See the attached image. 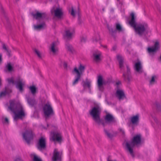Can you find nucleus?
I'll return each instance as SVG.
<instances>
[{"label":"nucleus","instance_id":"obj_1","mask_svg":"<svg viewBox=\"0 0 161 161\" xmlns=\"http://www.w3.org/2000/svg\"><path fill=\"white\" fill-rule=\"evenodd\" d=\"M9 109L14 114V119L16 120L18 119L21 118L25 115L24 111L22 106L20 104H17L15 108V101L14 100L10 101Z\"/></svg>","mask_w":161,"mask_h":161},{"label":"nucleus","instance_id":"obj_2","mask_svg":"<svg viewBox=\"0 0 161 161\" xmlns=\"http://www.w3.org/2000/svg\"><path fill=\"white\" fill-rule=\"evenodd\" d=\"M141 141V135L140 134L135 136L131 142L126 143V148L132 157L134 156L133 148L135 145L140 143Z\"/></svg>","mask_w":161,"mask_h":161},{"label":"nucleus","instance_id":"obj_3","mask_svg":"<svg viewBox=\"0 0 161 161\" xmlns=\"http://www.w3.org/2000/svg\"><path fill=\"white\" fill-rule=\"evenodd\" d=\"M90 113L98 125L102 124L103 126H104V123L100 119V113L98 107H94L90 111Z\"/></svg>","mask_w":161,"mask_h":161},{"label":"nucleus","instance_id":"obj_4","mask_svg":"<svg viewBox=\"0 0 161 161\" xmlns=\"http://www.w3.org/2000/svg\"><path fill=\"white\" fill-rule=\"evenodd\" d=\"M136 32L140 35H142L145 32L148 31V28L147 25L145 23L139 24L134 27Z\"/></svg>","mask_w":161,"mask_h":161},{"label":"nucleus","instance_id":"obj_5","mask_svg":"<svg viewBox=\"0 0 161 161\" xmlns=\"http://www.w3.org/2000/svg\"><path fill=\"white\" fill-rule=\"evenodd\" d=\"M43 110L46 119L53 113V109L51 105L49 104H47L44 106Z\"/></svg>","mask_w":161,"mask_h":161},{"label":"nucleus","instance_id":"obj_6","mask_svg":"<svg viewBox=\"0 0 161 161\" xmlns=\"http://www.w3.org/2000/svg\"><path fill=\"white\" fill-rule=\"evenodd\" d=\"M23 136L25 141L28 144H29L30 141L33 138V132L31 130L26 131L23 133Z\"/></svg>","mask_w":161,"mask_h":161},{"label":"nucleus","instance_id":"obj_7","mask_svg":"<svg viewBox=\"0 0 161 161\" xmlns=\"http://www.w3.org/2000/svg\"><path fill=\"white\" fill-rule=\"evenodd\" d=\"M46 147V139L44 137H41L39 139L37 148L40 150L44 149Z\"/></svg>","mask_w":161,"mask_h":161},{"label":"nucleus","instance_id":"obj_8","mask_svg":"<svg viewBox=\"0 0 161 161\" xmlns=\"http://www.w3.org/2000/svg\"><path fill=\"white\" fill-rule=\"evenodd\" d=\"M61 153L58 152L57 149H55L53 152L52 160L53 161H60L61 158Z\"/></svg>","mask_w":161,"mask_h":161},{"label":"nucleus","instance_id":"obj_9","mask_svg":"<svg viewBox=\"0 0 161 161\" xmlns=\"http://www.w3.org/2000/svg\"><path fill=\"white\" fill-rule=\"evenodd\" d=\"M131 19L129 21V24L133 28L135 27L136 25V16L134 12H131L130 14Z\"/></svg>","mask_w":161,"mask_h":161},{"label":"nucleus","instance_id":"obj_10","mask_svg":"<svg viewBox=\"0 0 161 161\" xmlns=\"http://www.w3.org/2000/svg\"><path fill=\"white\" fill-rule=\"evenodd\" d=\"M93 59L97 62L100 61L102 57L101 52L99 51H97L93 54Z\"/></svg>","mask_w":161,"mask_h":161},{"label":"nucleus","instance_id":"obj_11","mask_svg":"<svg viewBox=\"0 0 161 161\" xmlns=\"http://www.w3.org/2000/svg\"><path fill=\"white\" fill-rule=\"evenodd\" d=\"M32 15L34 18L37 20L42 19L46 17L45 13H40L37 11L36 14H32Z\"/></svg>","mask_w":161,"mask_h":161},{"label":"nucleus","instance_id":"obj_12","mask_svg":"<svg viewBox=\"0 0 161 161\" xmlns=\"http://www.w3.org/2000/svg\"><path fill=\"white\" fill-rule=\"evenodd\" d=\"M134 70L139 73H141L142 72V65L141 62L138 61L134 65Z\"/></svg>","mask_w":161,"mask_h":161},{"label":"nucleus","instance_id":"obj_13","mask_svg":"<svg viewBox=\"0 0 161 161\" xmlns=\"http://www.w3.org/2000/svg\"><path fill=\"white\" fill-rule=\"evenodd\" d=\"M25 82L22 79L19 78L16 81V87L19 90L21 91L23 90V86L25 84Z\"/></svg>","mask_w":161,"mask_h":161},{"label":"nucleus","instance_id":"obj_14","mask_svg":"<svg viewBox=\"0 0 161 161\" xmlns=\"http://www.w3.org/2000/svg\"><path fill=\"white\" fill-rule=\"evenodd\" d=\"M85 69V67L80 64L79 66L78 69L76 67H75L74 68V71L77 75L81 76L82 73L84 72Z\"/></svg>","mask_w":161,"mask_h":161},{"label":"nucleus","instance_id":"obj_15","mask_svg":"<svg viewBox=\"0 0 161 161\" xmlns=\"http://www.w3.org/2000/svg\"><path fill=\"white\" fill-rule=\"evenodd\" d=\"M116 95L119 100L123 99L125 97L124 91L119 89H117L116 92Z\"/></svg>","mask_w":161,"mask_h":161},{"label":"nucleus","instance_id":"obj_16","mask_svg":"<svg viewBox=\"0 0 161 161\" xmlns=\"http://www.w3.org/2000/svg\"><path fill=\"white\" fill-rule=\"evenodd\" d=\"M159 47V42H156L153 47H148L147 49L148 52L149 53L155 52Z\"/></svg>","mask_w":161,"mask_h":161},{"label":"nucleus","instance_id":"obj_17","mask_svg":"<svg viewBox=\"0 0 161 161\" xmlns=\"http://www.w3.org/2000/svg\"><path fill=\"white\" fill-rule=\"evenodd\" d=\"M97 86L99 90L102 91L103 90V77L102 76L99 75L97 78Z\"/></svg>","mask_w":161,"mask_h":161},{"label":"nucleus","instance_id":"obj_18","mask_svg":"<svg viewBox=\"0 0 161 161\" xmlns=\"http://www.w3.org/2000/svg\"><path fill=\"white\" fill-rule=\"evenodd\" d=\"M126 68L127 69V74L126 75L124 74H123V76L124 77V79L125 80L129 82L130 81L132 77L130 75V68L127 65H126Z\"/></svg>","mask_w":161,"mask_h":161},{"label":"nucleus","instance_id":"obj_19","mask_svg":"<svg viewBox=\"0 0 161 161\" xmlns=\"http://www.w3.org/2000/svg\"><path fill=\"white\" fill-rule=\"evenodd\" d=\"M74 33V30L73 28H70L65 31V36L68 38H71Z\"/></svg>","mask_w":161,"mask_h":161},{"label":"nucleus","instance_id":"obj_20","mask_svg":"<svg viewBox=\"0 0 161 161\" xmlns=\"http://www.w3.org/2000/svg\"><path fill=\"white\" fill-rule=\"evenodd\" d=\"M105 119L106 122L108 123H111L114 121V118L112 115L108 114H106L105 117Z\"/></svg>","mask_w":161,"mask_h":161},{"label":"nucleus","instance_id":"obj_21","mask_svg":"<svg viewBox=\"0 0 161 161\" xmlns=\"http://www.w3.org/2000/svg\"><path fill=\"white\" fill-rule=\"evenodd\" d=\"M139 120V115L136 114V115L133 116L131 118V121L132 123L134 125L137 124Z\"/></svg>","mask_w":161,"mask_h":161},{"label":"nucleus","instance_id":"obj_22","mask_svg":"<svg viewBox=\"0 0 161 161\" xmlns=\"http://www.w3.org/2000/svg\"><path fill=\"white\" fill-rule=\"evenodd\" d=\"M54 14L55 16L57 17H61L63 14L62 9L60 8H57L54 10Z\"/></svg>","mask_w":161,"mask_h":161},{"label":"nucleus","instance_id":"obj_23","mask_svg":"<svg viewBox=\"0 0 161 161\" xmlns=\"http://www.w3.org/2000/svg\"><path fill=\"white\" fill-rule=\"evenodd\" d=\"M83 86L84 88L87 87L89 90H90L91 88V81L87 79H86V81L83 82Z\"/></svg>","mask_w":161,"mask_h":161},{"label":"nucleus","instance_id":"obj_24","mask_svg":"<svg viewBox=\"0 0 161 161\" xmlns=\"http://www.w3.org/2000/svg\"><path fill=\"white\" fill-rule=\"evenodd\" d=\"M52 139L53 141H56L60 142L61 140V136L60 134L58 133H55L53 136Z\"/></svg>","mask_w":161,"mask_h":161},{"label":"nucleus","instance_id":"obj_25","mask_svg":"<svg viewBox=\"0 0 161 161\" xmlns=\"http://www.w3.org/2000/svg\"><path fill=\"white\" fill-rule=\"evenodd\" d=\"M50 50L54 54H55L56 53L58 50V49L57 47L56 43L55 42H53L50 48Z\"/></svg>","mask_w":161,"mask_h":161},{"label":"nucleus","instance_id":"obj_26","mask_svg":"<svg viewBox=\"0 0 161 161\" xmlns=\"http://www.w3.org/2000/svg\"><path fill=\"white\" fill-rule=\"evenodd\" d=\"M117 58L119 62L120 68L122 69L124 61V58L122 56L120 55H118L117 56Z\"/></svg>","mask_w":161,"mask_h":161},{"label":"nucleus","instance_id":"obj_27","mask_svg":"<svg viewBox=\"0 0 161 161\" xmlns=\"http://www.w3.org/2000/svg\"><path fill=\"white\" fill-rule=\"evenodd\" d=\"M45 25L44 23H42L39 25H35L34 26V29L37 30H40L43 29L45 26Z\"/></svg>","mask_w":161,"mask_h":161},{"label":"nucleus","instance_id":"obj_28","mask_svg":"<svg viewBox=\"0 0 161 161\" xmlns=\"http://www.w3.org/2000/svg\"><path fill=\"white\" fill-rule=\"evenodd\" d=\"M29 89L32 94L34 95L36 94V88L35 86H31L29 87Z\"/></svg>","mask_w":161,"mask_h":161},{"label":"nucleus","instance_id":"obj_29","mask_svg":"<svg viewBox=\"0 0 161 161\" xmlns=\"http://www.w3.org/2000/svg\"><path fill=\"white\" fill-rule=\"evenodd\" d=\"M27 101L29 104L31 106H33L36 103L34 99L28 98Z\"/></svg>","mask_w":161,"mask_h":161},{"label":"nucleus","instance_id":"obj_30","mask_svg":"<svg viewBox=\"0 0 161 161\" xmlns=\"http://www.w3.org/2000/svg\"><path fill=\"white\" fill-rule=\"evenodd\" d=\"M66 48L69 51L72 52L73 50L72 46L69 43L66 44Z\"/></svg>","mask_w":161,"mask_h":161},{"label":"nucleus","instance_id":"obj_31","mask_svg":"<svg viewBox=\"0 0 161 161\" xmlns=\"http://www.w3.org/2000/svg\"><path fill=\"white\" fill-rule=\"evenodd\" d=\"M80 76L77 75L75 77V80L73 82V85H75L78 83V81L80 79Z\"/></svg>","mask_w":161,"mask_h":161},{"label":"nucleus","instance_id":"obj_32","mask_svg":"<svg viewBox=\"0 0 161 161\" xmlns=\"http://www.w3.org/2000/svg\"><path fill=\"white\" fill-rule=\"evenodd\" d=\"M2 46L3 49H4L5 51L7 53V55L9 56H10V51L8 49V47H7L5 44H3Z\"/></svg>","mask_w":161,"mask_h":161},{"label":"nucleus","instance_id":"obj_33","mask_svg":"<svg viewBox=\"0 0 161 161\" xmlns=\"http://www.w3.org/2000/svg\"><path fill=\"white\" fill-rule=\"evenodd\" d=\"M11 90H9V92H8L7 90V89L6 87L5 88V91L4 92H1L0 94V97H4L7 93H8L9 92H11Z\"/></svg>","mask_w":161,"mask_h":161},{"label":"nucleus","instance_id":"obj_34","mask_svg":"<svg viewBox=\"0 0 161 161\" xmlns=\"http://www.w3.org/2000/svg\"><path fill=\"white\" fill-rule=\"evenodd\" d=\"M157 77L155 75H153L152 76L151 79L149 81V83L150 85H153L155 84L156 82L155 79Z\"/></svg>","mask_w":161,"mask_h":161},{"label":"nucleus","instance_id":"obj_35","mask_svg":"<svg viewBox=\"0 0 161 161\" xmlns=\"http://www.w3.org/2000/svg\"><path fill=\"white\" fill-rule=\"evenodd\" d=\"M116 30L119 32L122 31H123L121 25L119 23L116 24Z\"/></svg>","mask_w":161,"mask_h":161},{"label":"nucleus","instance_id":"obj_36","mask_svg":"<svg viewBox=\"0 0 161 161\" xmlns=\"http://www.w3.org/2000/svg\"><path fill=\"white\" fill-rule=\"evenodd\" d=\"M7 80L9 84H12L13 85H14L15 84L14 78L13 77L8 78L7 79Z\"/></svg>","mask_w":161,"mask_h":161},{"label":"nucleus","instance_id":"obj_37","mask_svg":"<svg viewBox=\"0 0 161 161\" xmlns=\"http://www.w3.org/2000/svg\"><path fill=\"white\" fill-rule=\"evenodd\" d=\"M69 12L72 16L74 17L75 16V11L73 7H71V8L69 10Z\"/></svg>","mask_w":161,"mask_h":161},{"label":"nucleus","instance_id":"obj_38","mask_svg":"<svg viewBox=\"0 0 161 161\" xmlns=\"http://www.w3.org/2000/svg\"><path fill=\"white\" fill-rule=\"evenodd\" d=\"M6 67L9 71H11L13 69V67L10 63L7 64Z\"/></svg>","mask_w":161,"mask_h":161},{"label":"nucleus","instance_id":"obj_39","mask_svg":"<svg viewBox=\"0 0 161 161\" xmlns=\"http://www.w3.org/2000/svg\"><path fill=\"white\" fill-rule=\"evenodd\" d=\"M100 36L98 34L96 36L93 38V40L95 42L98 41L100 40Z\"/></svg>","mask_w":161,"mask_h":161},{"label":"nucleus","instance_id":"obj_40","mask_svg":"<svg viewBox=\"0 0 161 161\" xmlns=\"http://www.w3.org/2000/svg\"><path fill=\"white\" fill-rule=\"evenodd\" d=\"M33 160L34 161H42L41 159L36 155L34 156Z\"/></svg>","mask_w":161,"mask_h":161},{"label":"nucleus","instance_id":"obj_41","mask_svg":"<svg viewBox=\"0 0 161 161\" xmlns=\"http://www.w3.org/2000/svg\"><path fill=\"white\" fill-rule=\"evenodd\" d=\"M35 52L36 53V54L37 55V56L39 58H41V53L38 50L36 49H35Z\"/></svg>","mask_w":161,"mask_h":161},{"label":"nucleus","instance_id":"obj_42","mask_svg":"<svg viewBox=\"0 0 161 161\" xmlns=\"http://www.w3.org/2000/svg\"><path fill=\"white\" fill-rule=\"evenodd\" d=\"M121 84V82L120 81H118L116 82V86L117 89H119V86Z\"/></svg>","mask_w":161,"mask_h":161},{"label":"nucleus","instance_id":"obj_43","mask_svg":"<svg viewBox=\"0 0 161 161\" xmlns=\"http://www.w3.org/2000/svg\"><path fill=\"white\" fill-rule=\"evenodd\" d=\"M104 131L106 134V135L107 136L109 137H111V136L110 134L106 130H104Z\"/></svg>","mask_w":161,"mask_h":161},{"label":"nucleus","instance_id":"obj_44","mask_svg":"<svg viewBox=\"0 0 161 161\" xmlns=\"http://www.w3.org/2000/svg\"><path fill=\"white\" fill-rule=\"evenodd\" d=\"M119 131L121 132H122V133L124 134L125 133V131L124 130V129H123L122 128H119Z\"/></svg>","mask_w":161,"mask_h":161},{"label":"nucleus","instance_id":"obj_45","mask_svg":"<svg viewBox=\"0 0 161 161\" xmlns=\"http://www.w3.org/2000/svg\"><path fill=\"white\" fill-rule=\"evenodd\" d=\"M14 161H22V159H21V158H16L15 160Z\"/></svg>","mask_w":161,"mask_h":161},{"label":"nucleus","instance_id":"obj_46","mask_svg":"<svg viewBox=\"0 0 161 161\" xmlns=\"http://www.w3.org/2000/svg\"><path fill=\"white\" fill-rule=\"evenodd\" d=\"M5 122L7 123H8L9 122L8 119L7 118H5L4 119Z\"/></svg>","mask_w":161,"mask_h":161},{"label":"nucleus","instance_id":"obj_47","mask_svg":"<svg viewBox=\"0 0 161 161\" xmlns=\"http://www.w3.org/2000/svg\"><path fill=\"white\" fill-rule=\"evenodd\" d=\"M2 61V55L0 53V63H1Z\"/></svg>","mask_w":161,"mask_h":161},{"label":"nucleus","instance_id":"obj_48","mask_svg":"<svg viewBox=\"0 0 161 161\" xmlns=\"http://www.w3.org/2000/svg\"><path fill=\"white\" fill-rule=\"evenodd\" d=\"M81 41L82 42H85L86 41V39L84 38H82L81 39Z\"/></svg>","mask_w":161,"mask_h":161},{"label":"nucleus","instance_id":"obj_49","mask_svg":"<svg viewBox=\"0 0 161 161\" xmlns=\"http://www.w3.org/2000/svg\"><path fill=\"white\" fill-rule=\"evenodd\" d=\"M158 161H161V155L159 156Z\"/></svg>","mask_w":161,"mask_h":161},{"label":"nucleus","instance_id":"obj_50","mask_svg":"<svg viewBox=\"0 0 161 161\" xmlns=\"http://www.w3.org/2000/svg\"><path fill=\"white\" fill-rule=\"evenodd\" d=\"M0 9L1 11L3 12V9L2 6H1Z\"/></svg>","mask_w":161,"mask_h":161},{"label":"nucleus","instance_id":"obj_51","mask_svg":"<svg viewBox=\"0 0 161 161\" xmlns=\"http://www.w3.org/2000/svg\"><path fill=\"white\" fill-rule=\"evenodd\" d=\"M108 161H116V160H114V161H113V160H112L108 159Z\"/></svg>","mask_w":161,"mask_h":161},{"label":"nucleus","instance_id":"obj_52","mask_svg":"<svg viewBox=\"0 0 161 161\" xmlns=\"http://www.w3.org/2000/svg\"><path fill=\"white\" fill-rule=\"evenodd\" d=\"M1 78L0 77V85H1Z\"/></svg>","mask_w":161,"mask_h":161},{"label":"nucleus","instance_id":"obj_53","mask_svg":"<svg viewBox=\"0 0 161 161\" xmlns=\"http://www.w3.org/2000/svg\"><path fill=\"white\" fill-rule=\"evenodd\" d=\"M160 60H161V56L160 57Z\"/></svg>","mask_w":161,"mask_h":161}]
</instances>
